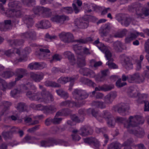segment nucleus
Listing matches in <instances>:
<instances>
[{
    "mask_svg": "<svg viewBox=\"0 0 149 149\" xmlns=\"http://www.w3.org/2000/svg\"><path fill=\"white\" fill-rule=\"evenodd\" d=\"M116 121L123 123L124 127L128 129L131 127H136L139 125L143 124L144 119L141 116L136 115L130 116L129 118V120L122 118H118L116 119Z\"/></svg>",
    "mask_w": 149,
    "mask_h": 149,
    "instance_id": "nucleus-1",
    "label": "nucleus"
},
{
    "mask_svg": "<svg viewBox=\"0 0 149 149\" xmlns=\"http://www.w3.org/2000/svg\"><path fill=\"white\" fill-rule=\"evenodd\" d=\"M141 5L138 3L132 4L129 6V10L133 12L136 11L138 18H144L149 15V8L147 7L141 8Z\"/></svg>",
    "mask_w": 149,
    "mask_h": 149,
    "instance_id": "nucleus-2",
    "label": "nucleus"
},
{
    "mask_svg": "<svg viewBox=\"0 0 149 149\" xmlns=\"http://www.w3.org/2000/svg\"><path fill=\"white\" fill-rule=\"evenodd\" d=\"M73 98L78 101L76 103L81 104V101L86 98L88 96V94L85 91L77 89H75L72 93Z\"/></svg>",
    "mask_w": 149,
    "mask_h": 149,
    "instance_id": "nucleus-3",
    "label": "nucleus"
},
{
    "mask_svg": "<svg viewBox=\"0 0 149 149\" xmlns=\"http://www.w3.org/2000/svg\"><path fill=\"white\" fill-rule=\"evenodd\" d=\"M59 36L61 40L65 43L77 42V40H74L73 34L70 32H62L59 34Z\"/></svg>",
    "mask_w": 149,
    "mask_h": 149,
    "instance_id": "nucleus-4",
    "label": "nucleus"
},
{
    "mask_svg": "<svg viewBox=\"0 0 149 149\" xmlns=\"http://www.w3.org/2000/svg\"><path fill=\"white\" fill-rule=\"evenodd\" d=\"M94 43L97 44V46L98 48L102 52L105 53L106 57L108 60H112L111 57V53L108 49V47L104 45V44L100 43L98 40L94 42Z\"/></svg>",
    "mask_w": 149,
    "mask_h": 149,
    "instance_id": "nucleus-5",
    "label": "nucleus"
},
{
    "mask_svg": "<svg viewBox=\"0 0 149 149\" xmlns=\"http://www.w3.org/2000/svg\"><path fill=\"white\" fill-rule=\"evenodd\" d=\"M102 120L104 118L108 120L107 124L109 126L113 127L115 125L114 118L112 117L111 113L108 111L105 110L103 111V113L101 115Z\"/></svg>",
    "mask_w": 149,
    "mask_h": 149,
    "instance_id": "nucleus-6",
    "label": "nucleus"
},
{
    "mask_svg": "<svg viewBox=\"0 0 149 149\" xmlns=\"http://www.w3.org/2000/svg\"><path fill=\"white\" fill-rule=\"evenodd\" d=\"M24 91H25L24 90L23 92L26 93V96L31 100H40V102H48V100L41 99L39 97L38 95V94H39L38 92L36 93L35 92L31 91H29L26 92H25Z\"/></svg>",
    "mask_w": 149,
    "mask_h": 149,
    "instance_id": "nucleus-7",
    "label": "nucleus"
},
{
    "mask_svg": "<svg viewBox=\"0 0 149 149\" xmlns=\"http://www.w3.org/2000/svg\"><path fill=\"white\" fill-rule=\"evenodd\" d=\"M79 78L78 75L74 76L71 77H61L57 80L58 82L65 84L68 81L70 82V86H73L74 82L77 80Z\"/></svg>",
    "mask_w": 149,
    "mask_h": 149,
    "instance_id": "nucleus-8",
    "label": "nucleus"
},
{
    "mask_svg": "<svg viewBox=\"0 0 149 149\" xmlns=\"http://www.w3.org/2000/svg\"><path fill=\"white\" fill-rule=\"evenodd\" d=\"M116 18L118 22H120L121 24L126 26H128L131 22V19L125 17L122 14H119L117 15Z\"/></svg>",
    "mask_w": 149,
    "mask_h": 149,
    "instance_id": "nucleus-9",
    "label": "nucleus"
},
{
    "mask_svg": "<svg viewBox=\"0 0 149 149\" xmlns=\"http://www.w3.org/2000/svg\"><path fill=\"white\" fill-rule=\"evenodd\" d=\"M69 19V17L64 15H56L53 16L51 18V20L52 22L62 24L65 21Z\"/></svg>",
    "mask_w": 149,
    "mask_h": 149,
    "instance_id": "nucleus-10",
    "label": "nucleus"
},
{
    "mask_svg": "<svg viewBox=\"0 0 149 149\" xmlns=\"http://www.w3.org/2000/svg\"><path fill=\"white\" fill-rule=\"evenodd\" d=\"M117 93L115 91H111L106 95L104 97L105 103L107 105L112 104L114 100L117 96Z\"/></svg>",
    "mask_w": 149,
    "mask_h": 149,
    "instance_id": "nucleus-11",
    "label": "nucleus"
},
{
    "mask_svg": "<svg viewBox=\"0 0 149 149\" xmlns=\"http://www.w3.org/2000/svg\"><path fill=\"white\" fill-rule=\"evenodd\" d=\"M144 78L141 77L139 73H136L129 75L128 82L131 83L134 82L140 83L142 82Z\"/></svg>",
    "mask_w": 149,
    "mask_h": 149,
    "instance_id": "nucleus-12",
    "label": "nucleus"
},
{
    "mask_svg": "<svg viewBox=\"0 0 149 149\" xmlns=\"http://www.w3.org/2000/svg\"><path fill=\"white\" fill-rule=\"evenodd\" d=\"M21 37L23 39H29L34 40L36 39V33L34 31L31 30L21 34Z\"/></svg>",
    "mask_w": 149,
    "mask_h": 149,
    "instance_id": "nucleus-13",
    "label": "nucleus"
},
{
    "mask_svg": "<svg viewBox=\"0 0 149 149\" xmlns=\"http://www.w3.org/2000/svg\"><path fill=\"white\" fill-rule=\"evenodd\" d=\"M40 53L39 54L40 58H49L52 57L51 55L50 50L47 49L45 47H43L40 49Z\"/></svg>",
    "mask_w": 149,
    "mask_h": 149,
    "instance_id": "nucleus-14",
    "label": "nucleus"
},
{
    "mask_svg": "<svg viewBox=\"0 0 149 149\" xmlns=\"http://www.w3.org/2000/svg\"><path fill=\"white\" fill-rule=\"evenodd\" d=\"M121 56L124 59L123 64V66L125 69L128 70L132 68L133 64L130 58L124 55Z\"/></svg>",
    "mask_w": 149,
    "mask_h": 149,
    "instance_id": "nucleus-15",
    "label": "nucleus"
},
{
    "mask_svg": "<svg viewBox=\"0 0 149 149\" xmlns=\"http://www.w3.org/2000/svg\"><path fill=\"white\" fill-rule=\"evenodd\" d=\"M15 85L14 82H10L8 84L4 80L0 78V89L3 91H5L7 89H10Z\"/></svg>",
    "mask_w": 149,
    "mask_h": 149,
    "instance_id": "nucleus-16",
    "label": "nucleus"
},
{
    "mask_svg": "<svg viewBox=\"0 0 149 149\" xmlns=\"http://www.w3.org/2000/svg\"><path fill=\"white\" fill-rule=\"evenodd\" d=\"M79 134L83 136H86L92 134L93 132V129L90 127L85 126L81 127L79 131Z\"/></svg>",
    "mask_w": 149,
    "mask_h": 149,
    "instance_id": "nucleus-17",
    "label": "nucleus"
},
{
    "mask_svg": "<svg viewBox=\"0 0 149 149\" xmlns=\"http://www.w3.org/2000/svg\"><path fill=\"white\" fill-rule=\"evenodd\" d=\"M128 109V107L124 103L117 105L113 107L112 109L115 111L121 113L125 112Z\"/></svg>",
    "mask_w": 149,
    "mask_h": 149,
    "instance_id": "nucleus-18",
    "label": "nucleus"
},
{
    "mask_svg": "<svg viewBox=\"0 0 149 149\" xmlns=\"http://www.w3.org/2000/svg\"><path fill=\"white\" fill-rule=\"evenodd\" d=\"M61 106H68L70 107H72L75 106L79 107L82 106L81 104L77 103L74 101L70 100H67L61 102L60 104Z\"/></svg>",
    "mask_w": 149,
    "mask_h": 149,
    "instance_id": "nucleus-19",
    "label": "nucleus"
},
{
    "mask_svg": "<svg viewBox=\"0 0 149 149\" xmlns=\"http://www.w3.org/2000/svg\"><path fill=\"white\" fill-rule=\"evenodd\" d=\"M79 71L84 76L90 77H94L95 76L94 72L88 68H81Z\"/></svg>",
    "mask_w": 149,
    "mask_h": 149,
    "instance_id": "nucleus-20",
    "label": "nucleus"
},
{
    "mask_svg": "<svg viewBox=\"0 0 149 149\" xmlns=\"http://www.w3.org/2000/svg\"><path fill=\"white\" fill-rule=\"evenodd\" d=\"M111 29L109 25L106 24L104 26H102L99 30V33L101 36H106L109 32Z\"/></svg>",
    "mask_w": 149,
    "mask_h": 149,
    "instance_id": "nucleus-21",
    "label": "nucleus"
},
{
    "mask_svg": "<svg viewBox=\"0 0 149 149\" xmlns=\"http://www.w3.org/2000/svg\"><path fill=\"white\" fill-rule=\"evenodd\" d=\"M29 75L31 79L36 82H40L43 79L44 77L42 73L37 74L33 72H31Z\"/></svg>",
    "mask_w": 149,
    "mask_h": 149,
    "instance_id": "nucleus-22",
    "label": "nucleus"
},
{
    "mask_svg": "<svg viewBox=\"0 0 149 149\" xmlns=\"http://www.w3.org/2000/svg\"><path fill=\"white\" fill-rule=\"evenodd\" d=\"M27 73V70L24 68H18L16 69L15 74L17 76L16 80L18 81L23 77L24 75Z\"/></svg>",
    "mask_w": 149,
    "mask_h": 149,
    "instance_id": "nucleus-23",
    "label": "nucleus"
},
{
    "mask_svg": "<svg viewBox=\"0 0 149 149\" xmlns=\"http://www.w3.org/2000/svg\"><path fill=\"white\" fill-rule=\"evenodd\" d=\"M54 144H56V141L52 139H49L42 141L40 143L41 146L45 147L53 146Z\"/></svg>",
    "mask_w": 149,
    "mask_h": 149,
    "instance_id": "nucleus-24",
    "label": "nucleus"
},
{
    "mask_svg": "<svg viewBox=\"0 0 149 149\" xmlns=\"http://www.w3.org/2000/svg\"><path fill=\"white\" fill-rule=\"evenodd\" d=\"M45 66V64L43 63H39L36 62L34 64H29L28 67L31 70H37L43 69Z\"/></svg>",
    "mask_w": 149,
    "mask_h": 149,
    "instance_id": "nucleus-25",
    "label": "nucleus"
},
{
    "mask_svg": "<svg viewBox=\"0 0 149 149\" xmlns=\"http://www.w3.org/2000/svg\"><path fill=\"white\" fill-rule=\"evenodd\" d=\"M33 17L29 15H25L23 18V20L28 28L31 27L33 24Z\"/></svg>",
    "mask_w": 149,
    "mask_h": 149,
    "instance_id": "nucleus-26",
    "label": "nucleus"
},
{
    "mask_svg": "<svg viewBox=\"0 0 149 149\" xmlns=\"http://www.w3.org/2000/svg\"><path fill=\"white\" fill-rule=\"evenodd\" d=\"M64 55L68 58L72 65H73L75 64L76 60L74 58V54L71 52L69 51L65 52L64 53Z\"/></svg>",
    "mask_w": 149,
    "mask_h": 149,
    "instance_id": "nucleus-27",
    "label": "nucleus"
},
{
    "mask_svg": "<svg viewBox=\"0 0 149 149\" xmlns=\"http://www.w3.org/2000/svg\"><path fill=\"white\" fill-rule=\"evenodd\" d=\"M9 8V11L11 10H15L17 8H19L21 7V3L19 1H15L13 2H10L8 4Z\"/></svg>",
    "mask_w": 149,
    "mask_h": 149,
    "instance_id": "nucleus-28",
    "label": "nucleus"
},
{
    "mask_svg": "<svg viewBox=\"0 0 149 149\" xmlns=\"http://www.w3.org/2000/svg\"><path fill=\"white\" fill-rule=\"evenodd\" d=\"M130 133L133 134L139 138H142L145 135V132L144 130L142 129L139 131V132L134 129V128L129 130Z\"/></svg>",
    "mask_w": 149,
    "mask_h": 149,
    "instance_id": "nucleus-29",
    "label": "nucleus"
},
{
    "mask_svg": "<svg viewBox=\"0 0 149 149\" xmlns=\"http://www.w3.org/2000/svg\"><path fill=\"white\" fill-rule=\"evenodd\" d=\"M8 14L10 17H20L22 14V13L21 11V7L19 8H17L15 10H12L11 11H9Z\"/></svg>",
    "mask_w": 149,
    "mask_h": 149,
    "instance_id": "nucleus-30",
    "label": "nucleus"
},
{
    "mask_svg": "<svg viewBox=\"0 0 149 149\" xmlns=\"http://www.w3.org/2000/svg\"><path fill=\"white\" fill-rule=\"evenodd\" d=\"M38 25L39 28L43 29H47L51 26L50 22L47 20H43L40 21L38 23Z\"/></svg>",
    "mask_w": 149,
    "mask_h": 149,
    "instance_id": "nucleus-31",
    "label": "nucleus"
},
{
    "mask_svg": "<svg viewBox=\"0 0 149 149\" xmlns=\"http://www.w3.org/2000/svg\"><path fill=\"white\" fill-rule=\"evenodd\" d=\"M127 93L130 97H134L139 95L138 93L136 88L133 87H130L127 90Z\"/></svg>",
    "mask_w": 149,
    "mask_h": 149,
    "instance_id": "nucleus-32",
    "label": "nucleus"
},
{
    "mask_svg": "<svg viewBox=\"0 0 149 149\" xmlns=\"http://www.w3.org/2000/svg\"><path fill=\"white\" fill-rule=\"evenodd\" d=\"M20 52L19 49L14 48L6 51L4 52V54L7 56L9 57L12 54L16 53L19 55Z\"/></svg>",
    "mask_w": 149,
    "mask_h": 149,
    "instance_id": "nucleus-33",
    "label": "nucleus"
},
{
    "mask_svg": "<svg viewBox=\"0 0 149 149\" xmlns=\"http://www.w3.org/2000/svg\"><path fill=\"white\" fill-rule=\"evenodd\" d=\"M113 46L114 49L117 52H121L123 50V45L120 41H117L114 42L113 44Z\"/></svg>",
    "mask_w": 149,
    "mask_h": 149,
    "instance_id": "nucleus-34",
    "label": "nucleus"
},
{
    "mask_svg": "<svg viewBox=\"0 0 149 149\" xmlns=\"http://www.w3.org/2000/svg\"><path fill=\"white\" fill-rule=\"evenodd\" d=\"M10 45L11 46L14 47V46L19 45L22 44L24 42L23 40H9L8 41Z\"/></svg>",
    "mask_w": 149,
    "mask_h": 149,
    "instance_id": "nucleus-35",
    "label": "nucleus"
},
{
    "mask_svg": "<svg viewBox=\"0 0 149 149\" xmlns=\"http://www.w3.org/2000/svg\"><path fill=\"white\" fill-rule=\"evenodd\" d=\"M17 110L19 112H23L25 111L27 107L26 104L23 102L18 103L15 106Z\"/></svg>",
    "mask_w": 149,
    "mask_h": 149,
    "instance_id": "nucleus-36",
    "label": "nucleus"
},
{
    "mask_svg": "<svg viewBox=\"0 0 149 149\" xmlns=\"http://www.w3.org/2000/svg\"><path fill=\"white\" fill-rule=\"evenodd\" d=\"M92 104L96 107L101 109H104L106 107V104L104 102L102 101H94L93 102Z\"/></svg>",
    "mask_w": 149,
    "mask_h": 149,
    "instance_id": "nucleus-37",
    "label": "nucleus"
},
{
    "mask_svg": "<svg viewBox=\"0 0 149 149\" xmlns=\"http://www.w3.org/2000/svg\"><path fill=\"white\" fill-rule=\"evenodd\" d=\"M57 110L55 106L53 105L45 106V112L46 113H52L55 112Z\"/></svg>",
    "mask_w": 149,
    "mask_h": 149,
    "instance_id": "nucleus-38",
    "label": "nucleus"
},
{
    "mask_svg": "<svg viewBox=\"0 0 149 149\" xmlns=\"http://www.w3.org/2000/svg\"><path fill=\"white\" fill-rule=\"evenodd\" d=\"M82 19H77L75 20L74 23L77 27L79 28H86L87 25L86 24H84V26L81 25L82 22Z\"/></svg>",
    "mask_w": 149,
    "mask_h": 149,
    "instance_id": "nucleus-39",
    "label": "nucleus"
},
{
    "mask_svg": "<svg viewBox=\"0 0 149 149\" xmlns=\"http://www.w3.org/2000/svg\"><path fill=\"white\" fill-rule=\"evenodd\" d=\"M71 111L68 109H63L57 112L56 113L57 116H61L68 114L70 113Z\"/></svg>",
    "mask_w": 149,
    "mask_h": 149,
    "instance_id": "nucleus-40",
    "label": "nucleus"
},
{
    "mask_svg": "<svg viewBox=\"0 0 149 149\" xmlns=\"http://www.w3.org/2000/svg\"><path fill=\"white\" fill-rule=\"evenodd\" d=\"M91 113L92 115L95 117L99 121L101 122L102 121V117L99 113L98 111L93 109L91 110Z\"/></svg>",
    "mask_w": 149,
    "mask_h": 149,
    "instance_id": "nucleus-41",
    "label": "nucleus"
},
{
    "mask_svg": "<svg viewBox=\"0 0 149 149\" xmlns=\"http://www.w3.org/2000/svg\"><path fill=\"white\" fill-rule=\"evenodd\" d=\"M39 87L40 89L42 90L41 93L42 97H39L41 98H45L49 92V91H47L46 89L42 85H39Z\"/></svg>",
    "mask_w": 149,
    "mask_h": 149,
    "instance_id": "nucleus-42",
    "label": "nucleus"
},
{
    "mask_svg": "<svg viewBox=\"0 0 149 149\" xmlns=\"http://www.w3.org/2000/svg\"><path fill=\"white\" fill-rule=\"evenodd\" d=\"M80 56H78L77 64L80 67H83L86 65L85 58L84 57H81Z\"/></svg>",
    "mask_w": 149,
    "mask_h": 149,
    "instance_id": "nucleus-43",
    "label": "nucleus"
},
{
    "mask_svg": "<svg viewBox=\"0 0 149 149\" xmlns=\"http://www.w3.org/2000/svg\"><path fill=\"white\" fill-rule=\"evenodd\" d=\"M127 33L126 29H124L119 32L116 33L113 36L115 38H122L125 36Z\"/></svg>",
    "mask_w": 149,
    "mask_h": 149,
    "instance_id": "nucleus-44",
    "label": "nucleus"
},
{
    "mask_svg": "<svg viewBox=\"0 0 149 149\" xmlns=\"http://www.w3.org/2000/svg\"><path fill=\"white\" fill-rule=\"evenodd\" d=\"M45 85L47 86H51L52 87H60L61 86L59 84L56 82L47 81L45 82Z\"/></svg>",
    "mask_w": 149,
    "mask_h": 149,
    "instance_id": "nucleus-45",
    "label": "nucleus"
},
{
    "mask_svg": "<svg viewBox=\"0 0 149 149\" xmlns=\"http://www.w3.org/2000/svg\"><path fill=\"white\" fill-rule=\"evenodd\" d=\"M30 88V90H32L36 92V88L35 86L32 84H27V85H24L23 86V89L25 91H27L28 89Z\"/></svg>",
    "mask_w": 149,
    "mask_h": 149,
    "instance_id": "nucleus-46",
    "label": "nucleus"
},
{
    "mask_svg": "<svg viewBox=\"0 0 149 149\" xmlns=\"http://www.w3.org/2000/svg\"><path fill=\"white\" fill-rule=\"evenodd\" d=\"M14 75V73L13 72L9 71L4 72L1 76L3 77L7 78L12 77Z\"/></svg>",
    "mask_w": 149,
    "mask_h": 149,
    "instance_id": "nucleus-47",
    "label": "nucleus"
},
{
    "mask_svg": "<svg viewBox=\"0 0 149 149\" xmlns=\"http://www.w3.org/2000/svg\"><path fill=\"white\" fill-rule=\"evenodd\" d=\"M112 60H108L107 58V59L108 61L106 63V65H108L109 67L111 68L115 69L117 68V66L114 63L112 62L113 61V59L112 58V54L111 57Z\"/></svg>",
    "mask_w": 149,
    "mask_h": 149,
    "instance_id": "nucleus-48",
    "label": "nucleus"
},
{
    "mask_svg": "<svg viewBox=\"0 0 149 149\" xmlns=\"http://www.w3.org/2000/svg\"><path fill=\"white\" fill-rule=\"evenodd\" d=\"M137 37L136 34L133 33H131L130 35L125 38V42L128 43Z\"/></svg>",
    "mask_w": 149,
    "mask_h": 149,
    "instance_id": "nucleus-49",
    "label": "nucleus"
},
{
    "mask_svg": "<svg viewBox=\"0 0 149 149\" xmlns=\"http://www.w3.org/2000/svg\"><path fill=\"white\" fill-rule=\"evenodd\" d=\"M1 135L5 140L10 139L12 138V134L9 131L3 132L2 133Z\"/></svg>",
    "mask_w": 149,
    "mask_h": 149,
    "instance_id": "nucleus-50",
    "label": "nucleus"
},
{
    "mask_svg": "<svg viewBox=\"0 0 149 149\" xmlns=\"http://www.w3.org/2000/svg\"><path fill=\"white\" fill-rule=\"evenodd\" d=\"M92 41V38L90 37H88L84 39H80L77 40L76 41L77 42L80 43H86Z\"/></svg>",
    "mask_w": 149,
    "mask_h": 149,
    "instance_id": "nucleus-51",
    "label": "nucleus"
},
{
    "mask_svg": "<svg viewBox=\"0 0 149 149\" xmlns=\"http://www.w3.org/2000/svg\"><path fill=\"white\" fill-rule=\"evenodd\" d=\"M24 90L23 89V87L21 90H19L17 89H15L12 91L11 92V95L13 97H15V96L18 94H19L24 92Z\"/></svg>",
    "mask_w": 149,
    "mask_h": 149,
    "instance_id": "nucleus-52",
    "label": "nucleus"
},
{
    "mask_svg": "<svg viewBox=\"0 0 149 149\" xmlns=\"http://www.w3.org/2000/svg\"><path fill=\"white\" fill-rule=\"evenodd\" d=\"M31 118L29 117L25 118L24 120V121L26 123H30V125H33L37 124L38 123V120H35L33 122H32Z\"/></svg>",
    "mask_w": 149,
    "mask_h": 149,
    "instance_id": "nucleus-53",
    "label": "nucleus"
},
{
    "mask_svg": "<svg viewBox=\"0 0 149 149\" xmlns=\"http://www.w3.org/2000/svg\"><path fill=\"white\" fill-rule=\"evenodd\" d=\"M42 13L46 15L47 16L50 15L52 14L51 10L48 8L42 7Z\"/></svg>",
    "mask_w": 149,
    "mask_h": 149,
    "instance_id": "nucleus-54",
    "label": "nucleus"
},
{
    "mask_svg": "<svg viewBox=\"0 0 149 149\" xmlns=\"http://www.w3.org/2000/svg\"><path fill=\"white\" fill-rule=\"evenodd\" d=\"M22 3L27 6H30L32 3L35 1V0H21Z\"/></svg>",
    "mask_w": 149,
    "mask_h": 149,
    "instance_id": "nucleus-55",
    "label": "nucleus"
},
{
    "mask_svg": "<svg viewBox=\"0 0 149 149\" xmlns=\"http://www.w3.org/2000/svg\"><path fill=\"white\" fill-rule=\"evenodd\" d=\"M73 11H74L75 13H77L79 12V11L81 9V7H78L77 6L76 4L73 3L72 5Z\"/></svg>",
    "mask_w": 149,
    "mask_h": 149,
    "instance_id": "nucleus-56",
    "label": "nucleus"
},
{
    "mask_svg": "<svg viewBox=\"0 0 149 149\" xmlns=\"http://www.w3.org/2000/svg\"><path fill=\"white\" fill-rule=\"evenodd\" d=\"M103 86V91H109L113 89L114 88V86L113 85H104Z\"/></svg>",
    "mask_w": 149,
    "mask_h": 149,
    "instance_id": "nucleus-57",
    "label": "nucleus"
},
{
    "mask_svg": "<svg viewBox=\"0 0 149 149\" xmlns=\"http://www.w3.org/2000/svg\"><path fill=\"white\" fill-rule=\"evenodd\" d=\"M63 11L67 14H70L73 12V10L71 7H66L63 8Z\"/></svg>",
    "mask_w": 149,
    "mask_h": 149,
    "instance_id": "nucleus-58",
    "label": "nucleus"
},
{
    "mask_svg": "<svg viewBox=\"0 0 149 149\" xmlns=\"http://www.w3.org/2000/svg\"><path fill=\"white\" fill-rule=\"evenodd\" d=\"M126 84V83L125 82H121V79H119L116 82V85L118 88L121 87Z\"/></svg>",
    "mask_w": 149,
    "mask_h": 149,
    "instance_id": "nucleus-59",
    "label": "nucleus"
},
{
    "mask_svg": "<svg viewBox=\"0 0 149 149\" xmlns=\"http://www.w3.org/2000/svg\"><path fill=\"white\" fill-rule=\"evenodd\" d=\"M42 7L36 6L33 8V11L35 14H38L39 13H42Z\"/></svg>",
    "mask_w": 149,
    "mask_h": 149,
    "instance_id": "nucleus-60",
    "label": "nucleus"
},
{
    "mask_svg": "<svg viewBox=\"0 0 149 149\" xmlns=\"http://www.w3.org/2000/svg\"><path fill=\"white\" fill-rule=\"evenodd\" d=\"M56 116V114L54 118L52 119L53 123L55 124H58L61 122L62 118H57L56 116Z\"/></svg>",
    "mask_w": 149,
    "mask_h": 149,
    "instance_id": "nucleus-61",
    "label": "nucleus"
},
{
    "mask_svg": "<svg viewBox=\"0 0 149 149\" xmlns=\"http://www.w3.org/2000/svg\"><path fill=\"white\" fill-rule=\"evenodd\" d=\"M95 139V138H87L84 139V142L88 144H91L94 142Z\"/></svg>",
    "mask_w": 149,
    "mask_h": 149,
    "instance_id": "nucleus-62",
    "label": "nucleus"
},
{
    "mask_svg": "<svg viewBox=\"0 0 149 149\" xmlns=\"http://www.w3.org/2000/svg\"><path fill=\"white\" fill-rule=\"evenodd\" d=\"M95 130L96 132L97 133L101 132L103 134H104L107 132V129L106 127H103L101 128H96Z\"/></svg>",
    "mask_w": 149,
    "mask_h": 149,
    "instance_id": "nucleus-63",
    "label": "nucleus"
},
{
    "mask_svg": "<svg viewBox=\"0 0 149 149\" xmlns=\"http://www.w3.org/2000/svg\"><path fill=\"white\" fill-rule=\"evenodd\" d=\"M52 60L55 61H60L62 59L61 56L58 54H55L52 56Z\"/></svg>",
    "mask_w": 149,
    "mask_h": 149,
    "instance_id": "nucleus-64",
    "label": "nucleus"
}]
</instances>
